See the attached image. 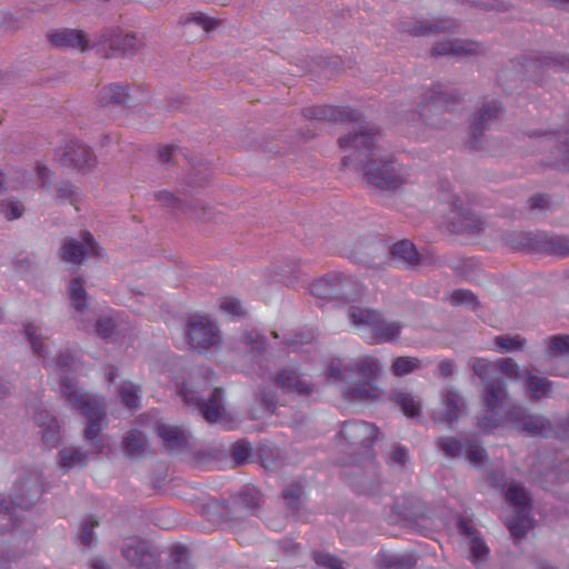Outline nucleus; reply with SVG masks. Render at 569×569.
Wrapping results in <instances>:
<instances>
[{
	"label": "nucleus",
	"mask_w": 569,
	"mask_h": 569,
	"mask_svg": "<svg viewBox=\"0 0 569 569\" xmlns=\"http://www.w3.org/2000/svg\"><path fill=\"white\" fill-rule=\"evenodd\" d=\"M98 521L93 519H87L80 525L79 539L84 547H91L96 540L93 535V528L98 526Z\"/></svg>",
	"instance_id": "obj_57"
},
{
	"label": "nucleus",
	"mask_w": 569,
	"mask_h": 569,
	"mask_svg": "<svg viewBox=\"0 0 569 569\" xmlns=\"http://www.w3.org/2000/svg\"><path fill=\"white\" fill-rule=\"evenodd\" d=\"M48 39L57 48H78L81 51H86L89 48L84 33L76 29H62L50 32Z\"/></svg>",
	"instance_id": "obj_23"
},
{
	"label": "nucleus",
	"mask_w": 569,
	"mask_h": 569,
	"mask_svg": "<svg viewBox=\"0 0 569 569\" xmlns=\"http://www.w3.org/2000/svg\"><path fill=\"white\" fill-rule=\"evenodd\" d=\"M440 401L442 409L439 412H433L432 419L435 422L452 428L466 410V400L458 390L448 386L441 390Z\"/></svg>",
	"instance_id": "obj_13"
},
{
	"label": "nucleus",
	"mask_w": 569,
	"mask_h": 569,
	"mask_svg": "<svg viewBox=\"0 0 569 569\" xmlns=\"http://www.w3.org/2000/svg\"><path fill=\"white\" fill-rule=\"evenodd\" d=\"M505 496L506 500L515 508L513 516L506 520V526L513 537L522 538L531 528L530 497L527 490L518 483H511Z\"/></svg>",
	"instance_id": "obj_7"
},
{
	"label": "nucleus",
	"mask_w": 569,
	"mask_h": 569,
	"mask_svg": "<svg viewBox=\"0 0 569 569\" xmlns=\"http://www.w3.org/2000/svg\"><path fill=\"white\" fill-rule=\"evenodd\" d=\"M131 102L132 98L128 88L119 83H111L102 88L99 93V103L103 107H129Z\"/></svg>",
	"instance_id": "obj_27"
},
{
	"label": "nucleus",
	"mask_w": 569,
	"mask_h": 569,
	"mask_svg": "<svg viewBox=\"0 0 569 569\" xmlns=\"http://www.w3.org/2000/svg\"><path fill=\"white\" fill-rule=\"evenodd\" d=\"M450 302L453 306H468L476 309L478 306L477 297L469 290L458 289L450 296Z\"/></svg>",
	"instance_id": "obj_53"
},
{
	"label": "nucleus",
	"mask_w": 569,
	"mask_h": 569,
	"mask_svg": "<svg viewBox=\"0 0 569 569\" xmlns=\"http://www.w3.org/2000/svg\"><path fill=\"white\" fill-rule=\"evenodd\" d=\"M473 375L482 383L481 397L486 408L498 410L508 398V390L503 379L497 375V365L485 358L470 360Z\"/></svg>",
	"instance_id": "obj_5"
},
{
	"label": "nucleus",
	"mask_w": 569,
	"mask_h": 569,
	"mask_svg": "<svg viewBox=\"0 0 569 569\" xmlns=\"http://www.w3.org/2000/svg\"><path fill=\"white\" fill-rule=\"evenodd\" d=\"M470 463L480 466L488 459L486 450L473 440L467 439L465 456Z\"/></svg>",
	"instance_id": "obj_50"
},
{
	"label": "nucleus",
	"mask_w": 569,
	"mask_h": 569,
	"mask_svg": "<svg viewBox=\"0 0 569 569\" xmlns=\"http://www.w3.org/2000/svg\"><path fill=\"white\" fill-rule=\"evenodd\" d=\"M274 383L284 392L309 396L313 392V386L301 378L295 368H283L273 377Z\"/></svg>",
	"instance_id": "obj_20"
},
{
	"label": "nucleus",
	"mask_w": 569,
	"mask_h": 569,
	"mask_svg": "<svg viewBox=\"0 0 569 569\" xmlns=\"http://www.w3.org/2000/svg\"><path fill=\"white\" fill-rule=\"evenodd\" d=\"M540 231H512L505 236V242L515 250L537 251Z\"/></svg>",
	"instance_id": "obj_32"
},
{
	"label": "nucleus",
	"mask_w": 569,
	"mask_h": 569,
	"mask_svg": "<svg viewBox=\"0 0 569 569\" xmlns=\"http://www.w3.org/2000/svg\"><path fill=\"white\" fill-rule=\"evenodd\" d=\"M459 530L461 533H463L467 538L470 539V541H469L470 550H471L472 557L476 560H480L482 557H485L487 555V552H488L487 546L480 538L475 536L473 530L465 521L459 522Z\"/></svg>",
	"instance_id": "obj_45"
},
{
	"label": "nucleus",
	"mask_w": 569,
	"mask_h": 569,
	"mask_svg": "<svg viewBox=\"0 0 569 569\" xmlns=\"http://www.w3.org/2000/svg\"><path fill=\"white\" fill-rule=\"evenodd\" d=\"M69 297L72 307L77 312L82 313L88 308L87 305V291L84 289V281L81 278H73L69 282L68 287Z\"/></svg>",
	"instance_id": "obj_35"
},
{
	"label": "nucleus",
	"mask_w": 569,
	"mask_h": 569,
	"mask_svg": "<svg viewBox=\"0 0 569 569\" xmlns=\"http://www.w3.org/2000/svg\"><path fill=\"white\" fill-rule=\"evenodd\" d=\"M508 422L518 432L530 437H549L552 433V422L540 413H533L521 406H513L506 416Z\"/></svg>",
	"instance_id": "obj_8"
},
{
	"label": "nucleus",
	"mask_w": 569,
	"mask_h": 569,
	"mask_svg": "<svg viewBox=\"0 0 569 569\" xmlns=\"http://www.w3.org/2000/svg\"><path fill=\"white\" fill-rule=\"evenodd\" d=\"M537 252H545L557 257L569 256V238L562 236H548L540 232Z\"/></svg>",
	"instance_id": "obj_29"
},
{
	"label": "nucleus",
	"mask_w": 569,
	"mask_h": 569,
	"mask_svg": "<svg viewBox=\"0 0 569 569\" xmlns=\"http://www.w3.org/2000/svg\"><path fill=\"white\" fill-rule=\"evenodd\" d=\"M486 47L479 42L463 39H446L433 44L431 53L435 57H466L485 54Z\"/></svg>",
	"instance_id": "obj_16"
},
{
	"label": "nucleus",
	"mask_w": 569,
	"mask_h": 569,
	"mask_svg": "<svg viewBox=\"0 0 569 569\" xmlns=\"http://www.w3.org/2000/svg\"><path fill=\"white\" fill-rule=\"evenodd\" d=\"M59 160L63 166L73 167L80 170L96 167L97 158L93 151L77 141L68 143L61 151Z\"/></svg>",
	"instance_id": "obj_19"
},
{
	"label": "nucleus",
	"mask_w": 569,
	"mask_h": 569,
	"mask_svg": "<svg viewBox=\"0 0 569 569\" xmlns=\"http://www.w3.org/2000/svg\"><path fill=\"white\" fill-rule=\"evenodd\" d=\"M59 463L62 468L72 469L84 466L88 461V453L79 448H64L59 451Z\"/></svg>",
	"instance_id": "obj_39"
},
{
	"label": "nucleus",
	"mask_w": 569,
	"mask_h": 569,
	"mask_svg": "<svg viewBox=\"0 0 569 569\" xmlns=\"http://www.w3.org/2000/svg\"><path fill=\"white\" fill-rule=\"evenodd\" d=\"M100 43L109 44L110 50L121 56H132L139 51L142 43L133 33H103Z\"/></svg>",
	"instance_id": "obj_22"
},
{
	"label": "nucleus",
	"mask_w": 569,
	"mask_h": 569,
	"mask_svg": "<svg viewBox=\"0 0 569 569\" xmlns=\"http://www.w3.org/2000/svg\"><path fill=\"white\" fill-rule=\"evenodd\" d=\"M53 363L60 379V393L68 400L72 409L87 418L84 437L91 442L94 451L100 452L103 448L100 431L106 420L104 400L78 388L76 379L69 375L76 366V357L70 351H61Z\"/></svg>",
	"instance_id": "obj_2"
},
{
	"label": "nucleus",
	"mask_w": 569,
	"mask_h": 569,
	"mask_svg": "<svg viewBox=\"0 0 569 569\" xmlns=\"http://www.w3.org/2000/svg\"><path fill=\"white\" fill-rule=\"evenodd\" d=\"M383 562L387 569H411L416 566V558L411 555L390 556Z\"/></svg>",
	"instance_id": "obj_54"
},
{
	"label": "nucleus",
	"mask_w": 569,
	"mask_h": 569,
	"mask_svg": "<svg viewBox=\"0 0 569 569\" xmlns=\"http://www.w3.org/2000/svg\"><path fill=\"white\" fill-rule=\"evenodd\" d=\"M260 501L261 495L256 488H247L238 496V503L250 510L258 508Z\"/></svg>",
	"instance_id": "obj_56"
},
{
	"label": "nucleus",
	"mask_w": 569,
	"mask_h": 569,
	"mask_svg": "<svg viewBox=\"0 0 569 569\" xmlns=\"http://www.w3.org/2000/svg\"><path fill=\"white\" fill-rule=\"evenodd\" d=\"M303 114L309 119L327 120V121H355L358 126L365 123L361 121V113L348 107H333V106H315L306 108ZM359 127H357L358 129ZM356 128L351 131L353 132Z\"/></svg>",
	"instance_id": "obj_18"
},
{
	"label": "nucleus",
	"mask_w": 569,
	"mask_h": 569,
	"mask_svg": "<svg viewBox=\"0 0 569 569\" xmlns=\"http://www.w3.org/2000/svg\"><path fill=\"white\" fill-rule=\"evenodd\" d=\"M187 22H194L202 27L207 32L216 29L219 23L218 20L210 18L201 12L193 13L190 18L187 19Z\"/></svg>",
	"instance_id": "obj_62"
},
{
	"label": "nucleus",
	"mask_w": 569,
	"mask_h": 569,
	"mask_svg": "<svg viewBox=\"0 0 569 569\" xmlns=\"http://www.w3.org/2000/svg\"><path fill=\"white\" fill-rule=\"evenodd\" d=\"M252 456L250 445L243 440L237 441L231 448V457L236 466H241L248 462Z\"/></svg>",
	"instance_id": "obj_52"
},
{
	"label": "nucleus",
	"mask_w": 569,
	"mask_h": 569,
	"mask_svg": "<svg viewBox=\"0 0 569 569\" xmlns=\"http://www.w3.org/2000/svg\"><path fill=\"white\" fill-rule=\"evenodd\" d=\"M458 96L455 93L443 92L441 90L432 89L430 90L426 98L425 104L420 110V118L429 122V112L431 111H442L451 101H457Z\"/></svg>",
	"instance_id": "obj_26"
},
{
	"label": "nucleus",
	"mask_w": 569,
	"mask_h": 569,
	"mask_svg": "<svg viewBox=\"0 0 569 569\" xmlns=\"http://www.w3.org/2000/svg\"><path fill=\"white\" fill-rule=\"evenodd\" d=\"M123 557L133 566L151 569L158 565V553L144 540L131 539L122 547Z\"/></svg>",
	"instance_id": "obj_17"
},
{
	"label": "nucleus",
	"mask_w": 569,
	"mask_h": 569,
	"mask_svg": "<svg viewBox=\"0 0 569 569\" xmlns=\"http://www.w3.org/2000/svg\"><path fill=\"white\" fill-rule=\"evenodd\" d=\"M435 445L446 458L453 459L465 456L467 440L462 441L452 436H441L436 439Z\"/></svg>",
	"instance_id": "obj_34"
},
{
	"label": "nucleus",
	"mask_w": 569,
	"mask_h": 569,
	"mask_svg": "<svg viewBox=\"0 0 569 569\" xmlns=\"http://www.w3.org/2000/svg\"><path fill=\"white\" fill-rule=\"evenodd\" d=\"M548 345L547 355L549 358H569V336L556 335L546 340Z\"/></svg>",
	"instance_id": "obj_44"
},
{
	"label": "nucleus",
	"mask_w": 569,
	"mask_h": 569,
	"mask_svg": "<svg viewBox=\"0 0 569 569\" xmlns=\"http://www.w3.org/2000/svg\"><path fill=\"white\" fill-rule=\"evenodd\" d=\"M379 137L375 124L361 123L358 129L339 139L341 149L355 148V154L346 156L343 166L353 167L363 172L369 184L379 190H396L409 178L408 170L393 158L377 159L372 153Z\"/></svg>",
	"instance_id": "obj_1"
},
{
	"label": "nucleus",
	"mask_w": 569,
	"mask_h": 569,
	"mask_svg": "<svg viewBox=\"0 0 569 569\" xmlns=\"http://www.w3.org/2000/svg\"><path fill=\"white\" fill-rule=\"evenodd\" d=\"M282 497L286 506L292 512L297 511L300 505L301 488L290 487L283 490Z\"/></svg>",
	"instance_id": "obj_58"
},
{
	"label": "nucleus",
	"mask_w": 569,
	"mask_h": 569,
	"mask_svg": "<svg viewBox=\"0 0 569 569\" xmlns=\"http://www.w3.org/2000/svg\"><path fill=\"white\" fill-rule=\"evenodd\" d=\"M42 439L46 445L53 447L59 440V427L56 419L50 420L47 427H42Z\"/></svg>",
	"instance_id": "obj_60"
},
{
	"label": "nucleus",
	"mask_w": 569,
	"mask_h": 569,
	"mask_svg": "<svg viewBox=\"0 0 569 569\" xmlns=\"http://www.w3.org/2000/svg\"><path fill=\"white\" fill-rule=\"evenodd\" d=\"M118 392L127 408L134 410L139 407L141 389L138 385L129 381L122 382L118 388Z\"/></svg>",
	"instance_id": "obj_43"
},
{
	"label": "nucleus",
	"mask_w": 569,
	"mask_h": 569,
	"mask_svg": "<svg viewBox=\"0 0 569 569\" xmlns=\"http://www.w3.org/2000/svg\"><path fill=\"white\" fill-rule=\"evenodd\" d=\"M555 382L543 376L528 371L522 381V390L525 396L533 402H538L553 395Z\"/></svg>",
	"instance_id": "obj_21"
},
{
	"label": "nucleus",
	"mask_w": 569,
	"mask_h": 569,
	"mask_svg": "<svg viewBox=\"0 0 569 569\" xmlns=\"http://www.w3.org/2000/svg\"><path fill=\"white\" fill-rule=\"evenodd\" d=\"M56 192L57 199L61 201H70L71 203H74L78 196L77 188L70 182H61L57 187Z\"/></svg>",
	"instance_id": "obj_61"
},
{
	"label": "nucleus",
	"mask_w": 569,
	"mask_h": 569,
	"mask_svg": "<svg viewBox=\"0 0 569 569\" xmlns=\"http://www.w3.org/2000/svg\"><path fill=\"white\" fill-rule=\"evenodd\" d=\"M355 371L366 380L373 382L382 370V366L378 359L373 357H365L358 361H353Z\"/></svg>",
	"instance_id": "obj_36"
},
{
	"label": "nucleus",
	"mask_w": 569,
	"mask_h": 569,
	"mask_svg": "<svg viewBox=\"0 0 569 569\" xmlns=\"http://www.w3.org/2000/svg\"><path fill=\"white\" fill-rule=\"evenodd\" d=\"M343 398L347 401H367L376 400L381 396V389L370 381H362L352 387H346L342 390Z\"/></svg>",
	"instance_id": "obj_30"
},
{
	"label": "nucleus",
	"mask_w": 569,
	"mask_h": 569,
	"mask_svg": "<svg viewBox=\"0 0 569 569\" xmlns=\"http://www.w3.org/2000/svg\"><path fill=\"white\" fill-rule=\"evenodd\" d=\"M214 380V372L210 368L201 367L192 377L190 385L181 389V397L186 403L198 408L208 422H222L227 413L222 401V389L214 387L207 397L204 396Z\"/></svg>",
	"instance_id": "obj_4"
},
{
	"label": "nucleus",
	"mask_w": 569,
	"mask_h": 569,
	"mask_svg": "<svg viewBox=\"0 0 569 569\" xmlns=\"http://www.w3.org/2000/svg\"><path fill=\"white\" fill-rule=\"evenodd\" d=\"M315 561L325 569H345L342 562L329 553H316Z\"/></svg>",
	"instance_id": "obj_64"
},
{
	"label": "nucleus",
	"mask_w": 569,
	"mask_h": 569,
	"mask_svg": "<svg viewBox=\"0 0 569 569\" xmlns=\"http://www.w3.org/2000/svg\"><path fill=\"white\" fill-rule=\"evenodd\" d=\"M23 332L32 352L39 357H46L47 347L42 342L44 337L41 333V329L34 323L28 322L24 325Z\"/></svg>",
	"instance_id": "obj_38"
},
{
	"label": "nucleus",
	"mask_w": 569,
	"mask_h": 569,
	"mask_svg": "<svg viewBox=\"0 0 569 569\" xmlns=\"http://www.w3.org/2000/svg\"><path fill=\"white\" fill-rule=\"evenodd\" d=\"M390 253L393 258L412 266L418 263V252L412 242L409 240H401L390 248Z\"/></svg>",
	"instance_id": "obj_37"
},
{
	"label": "nucleus",
	"mask_w": 569,
	"mask_h": 569,
	"mask_svg": "<svg viewBox=\"0 0 569 569\" xmlns=\"http://www.w3.org/2000/svg\"><path fill=\"white\" fill-rule=\"evenodd\" d=\"M341 437L355 449L362 448L368 460V470L366 475L353 472L352 486L362 493L373 495L378 491L380 482L376 475L375 455L371 450L375 440L379 439V428L366 421L345 422L341 430Z\"/></svg>",
	"instance_id": "obj_3"
},
{
	"label": "nucleus",
	"mask_w": 569,
	"mask_h": 569,
	"mask_svg": "<svg viewBox=\"0 0 569 569\" xmlns=\"http://www.w3.org/2000/svg\"><path fill=\"white\" fill-rule=\"evenodd\" d=\"M396 401L401 407L402 412L408 417H415L420 411L419 402H417L410 393H397Z\"/></svg>",
	"instance_id": "obj_51"
},
{
	"label": "nucleus",
	"mask_w": 569,
	"mask_h": 569,
	"mask_svg": "<svg viewBox=\"0 0 569 569\" xmlns=\"http://www.w3.org/2000/svg\"><path fill=\"white\" fill-rule=\"evenodd\" d=\"M502 112L501 104L497 100H487L481 103L475 112L470 124V148L479 150L482 148L481 137L490 128L495 120Z\"/></svg>",
	"instance_id": "obj_12"
},
{
	"label": "nucleus",
	"mask_w": 569,
	"mask_h": 569,
	"mask_svg": "<svg viewBox=\"0 0 569 569\" xmlns=\"http://www.w3.org/2000/svg\"><path fill=\"white\" fill-rule=\"evenodd\" d=\"M0 211L8 220H14L22 216L24 208L20 201L7 199L0 202Z\"/></svg>",
	"instance_id": "obj_55"
},
{
	"label": "nucleus",
	"mask_w": 569,
	"mask_h": 569,
	"mask_svg": "<svg viewBox=\"0 0 569 569\" xmlns=\"http://www.w3.org/2000/svg\"><path fill=\"white\" fill-rule=\"evenodd\" d=\"M410 461L409 451L401 445H393L387 453L386 462L388 466L402 470Z\"/></svg>",
	"instance_id": "obj_46"
},
{
	"label": "nucleus",
	"mask_w": 569,
	"mask_h": 569,
	"mask_svg": "<svg viewBox=\"0 0 569 569\" xmlns=\"http://www.w3.org/2000/svg\"><path fill=\"white\" fill-rule=\"evenodd\" d=\"M493 362L497 365V373L501 371L513 381L522 382L529 371L527 368H520L512 358H505Z\"/></svg>",
	"instance_id": "obj_42"
},
{
	"label": "nucleus",
	"mask_w": 569,
	"mask_h": 569,
	"mask_svg": "<svg viewBox=\"0 0 569 569\" xmlns=\"http://www.w3.org/2000/svg\"><path fill=\"white\" fill-rule=\"evenodd\" d=\"M186 333L189 345L194 349H209L220 340L218 327L208 317L200 315L189 317Z\"/></svg>",
	"instance_id": "obj_10"
},
{
	"label": "nucleus",
	"mask_w": 569,
	"mask_h": 569,
	"mask_svg": "<svg viewBox=\"0 0 569 569\" xmlns=\"http://www.w3.org/2000/svg\"><path fill=\"white\" fill-rule=\"evenodd\" d=\"M502 423V417L497 410L486 408L485 412L477 418V427L482 433H490Z\"/></svg>",
	"instance_id": "obj_47"
},
{
	"label": "nucleus",
	"mask_w": 569,
	"mask_h": 569,
	"mask_svg": "<svg viewBox=\"0 0 569 569\" xmlns=\"http://www.w3.org/2000/svg\"><path fill=\"white\" fill-rule=\"evenodd\" d=\"M381 315L373 309L352 306L348 309V318L358 329H368L370 332Z\"/></svg>",
	"instance_id": "obj_31"
},
{
	"label": "nucleus",
	"mask_w": 569,
	"mask_h": 569,
	"mask_svg": "<svg viewBox=\"0 0 569 569\" xmlns=\"http://www.w3.org/2000/svg\"><path fill=\"white\" fill-rule=\"evenodd\" d=\"M422 361L416 357H397L391 365V372L396 377H403L421 369Z\"/></svg>",
	"instance_id": "obj_41"
},
{
	"label": "nucleus",
	"mask_w": 569,
	"mask_h": 569,
	"mask_svg": "<svg viewBox=\"0 0 569 569\" xmlns=\"http://www.w3.org/2000/svg\"><path fill=\"white\" fill-rule=\"evenodd\" d=\"M42 489L38 479H26L17 485L13 503L21 509L31 508L41 497Z\"/></svg>",
	"instance_id": "obj_24"
},
{
	"label": "nucleus",
	"mask_w": 569,
	"mask_h": 569,
	"mask_svg": "<svg viewBox=\"0 0 569 569\" xmlns=\"http://www.w3.org/2000/svg\"><path fill=\"white\" fill-rule=\"evenodd\" d=\"M485 227L486 222L476 212L466 208L459 197H452L448 214V228L451 232L473 236L483 231Z\"/></svg>",
	"instance_id": "obj_9"
},
{
	"label": "nucleus",
	"mask_w": 569,
	"mask_h": 569,
	"mask_svg": "<svg viewBox=\"0 0 569 569\" xmlns=\"http://www.w3.org/2000/svg\"><path fill=\"white\" fill-rule=\"evenodd\" d=\"M123 450L129 456L139 457L146 450L147 440L142 432L130 430L123 439Z\"/></svg>",
	"instance_id": "obj_40"
},
{
	"label": "nucleus",
	"mask_w": 569,
	"mask_h": 569,
	"mask_svg": "<svg viewBox=\"0 0 569 569\" xmlns=\"http://www.w3.org/2000/svg\"><path fill=\"white\" fill-rule=\"evenodd\" d=\"M59 256L66 262L80 264L87 256L99 257V246L90 232H84L81 242L76 239H66Z\"/></svg>",
	"instance_id": "obj_15"
},
{
	"label": "nucleus",
	"mask_w": 569,
	"mask_h": 569,
	"mask_svg": "<svg viewBox=\"0 0 569 569\" xmlns=\"http://www.w3.org/2000/svg\"><path fill=\"white\" fill-rule=\"evenodd\" d=\"M361 284L351 276L345 273H331L316 280L311 287V293L323 300H355L361 293Z\"/></svg>",
	"instance_id": "obj_6"
},
{
	"label": "nucleus",
	"mask_w": 569,
	"mask_h": 569,
	"mask_svg": "<svg viewBox=\"0 0 569 569\" xmlns=\"http://www.w3.org/2000/svg\"><path fill=\"white\" fill-rule=\"evenodd\" d=\"M495 345L501 349V351H521L526 346V339L519 335L516 336H497L495 338Z\"/></svg>",
	"instance_id": "obj_48"
},
{
	"label": "nucleus",
	"mask_w": 569,
	"mask_h": 569,
	"mask_svg": "<svg viewBox=\"0 0 569 569\" xmlns=\"http://www.w3.org/2000/svg\"><path fill=\"white\" fill-rule=\"evenodd\" d=\"M157 431L163 445L170 450H180L187 446V433L176 426L159 425Z\"/></svg>",
	"instance_id": "obj_33"
},
{
	"label": "nucleus",
	"mask_w": 569,
	"mask_h": 569,
	"mask_svg": "<svg viewBox=\"0 0 569 569\" xmlns=\"http://www.w3.org/2000/svg\"><path fill=\"white\" fill-rule=\"evenodd\" d=\"M402 325L398 321H388L379 317L371 331V338L376 343L395 342L400 338Z\"/></svg>",
	"instance_id": "obj_28"
},
{
	"label": "nucleus",
	"mask_w": 569,
	"mask_h": 569,
	"mask_svg": "<svg viewBox=\"0 0 569 569\" xmlns=\"http://www.w3.org/2000/svg\"><path fill=\"white\" fill-rule=\"evenodd\" d=\"M243 339L246 345L259 353H261L266 348V338L257 331L246 333Z\"/></svg>",
	"instance_id": "obj_63"
},
{
	"label": "nucleus",
	"mask_w": 569,
	"mask_h": 569,
	"mask_svg": "<svg viewBox=\"0 0 569 569\" xmlns=\"http://www.w3.org/2000/svg\"><path fill=\"white\" fill-rule=\"evenodd\" d=\"M329 376L337 381L348 380L355 372L353 362L345 363L342 360H332L329 365Z\"/></svg>",
	"instance_id": "obj_49"
},
{
	"label": "nucleus",
	"mask_w": 569,
	"mask_h": 569,
	"mask_svg": "<svg viewBox=\"0 0 569 569\" xmlns=\"http://www.w3.org/2000/svg\"><path fill=\"white\" fill-rule=\"evenodd\" d=\"M457 23L452 19H439L432 22L417 21V22H402L401 29L412 36H428L441 31H447L456 28Z\"/></svg>",
	"instance_id": "obj_25"
},
{
	"label": "nucleus",
	"mask_w": 569,
	"mask_h": 569,
	"mask_svg": "<svg viewBox=\"0 0 569 569\" xmlns=\"http://www.w3.org/2000/svg\"><path fill=\"white\" fill-rule=\"evenodd\" d=\"M522 80L538 82L542 79L541 71L552 69L555 71L569 69V57L566 56H542L535 59H526L519 64Z\"/></svg>",
	"instance_id": "obj_14"
},
{
	"label": "nucleus",
	"mask_w": 569,
	"mask_h": 569,
	"mask_svg": "<svg viewBox=\"0 0 569 569\" xmlns=\"http://www.w3.org/2000/svg\"><path fill=\"white\" fill-rule=\"evenodd\" d=\"M153 197L157 201H159L163 207L168 209L190 214L192 218L206 222L216 220L213 209L204 204L199 199H192L191 201L187 202L176 197L172 192L168 190L154 192Z\"/></svg>",
	"instance_id": "obj_11"
},
{
	"label": "nucleus",
	"mask_w": 569,
	"mask_h": 569,
	"mask_svg": "<svg viewBox=\"0 0 569 569\" xmlns=\"http://www.w3.org/2000/svg\"><path fill=\"white\" fill-rule=\"evenodd\" d=\"M171 558L174 562V567L172 569H190L188 559L189 551L183 546H174L171 552Z\"/></svg>",
	"instance_id": "obj_59"
}]
</instances>
